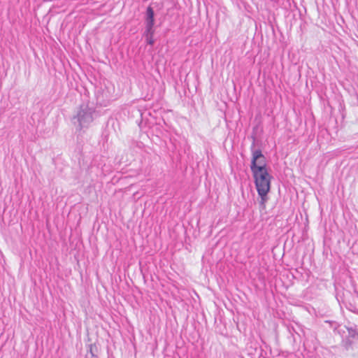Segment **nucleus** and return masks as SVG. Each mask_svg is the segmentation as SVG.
Segmentation results:
<instances>
[{
	"label": "nucleus",
	"instance_id": "nucleus-1",
	"mask_svg": "<svg viewBox=\"0 0 358 358\" xmlns=\"http://www.w3.org/2000/svg\"><path fill=\"white\" fill-rule=\"evenodd\" d=\"M255 138L251 146L252 159L250 170L257 189H271V182L273 176L268 173L266 159L260 149H255Z\"/></svg>",
	"mask_w": 358,
	"mask_h": 358
},
{
	"label": "nucleus",
	"instance_id": "nucleus-7",
	"mask_svg": "<svg viewBox=\"0 0 358 358\" xmlns=\"http://www.w3.org/2000/svg\"><path fill=\"white\" fill-rule=\"evenodd\" d=\"M155 34V29H151L150 32H148L147 29H145L143 36L145 37L146 43L150 45H153L155 43V40L153 39V36Z\"/></svg>",
	"mask_w": 358,
	"mask_h": 358
},
{
	"label": "nucleus",
	"instance_id": "nucleus-6",
	"mask_svg": "<svg viewBox=\"0 0 358 358\" xmlns=\"http://www.w3.org/2000/svg\"><path fill=\"white\" fill-rule=\"evenodd\" d=\"M98 347L95 343L88 345L87 352L85 355L86 358H96L98 357Z\"/></svg>",
	"mask_w": 358,
	"mask_h": 358
},
{
	"label": "nucleus",
	"instance_id": "nucleus-5",
	"mask_svg": "<svg viewBox=\"0 0 358 358\" xmlns=\"http://www.w3.org/2000/svg\"><path fill=\"white\" fill-rule=\"evenodd\" d=\"M257 193L261 198L259 201V206L262 209H265L266 203L268 199V193L270 192V189H257Z\"/></svg>",
	"mask_w": 358,
	"mask_h": 358
},
{
	"label": "nucleus",
	"instance_id": "nucleus-3",
	"mask_svg": "<svg viewBox=\"0 0 358 358\" xmlns=\"http://www.w3.org/2000/svg\"><path fill=\"white\" fill-rule=\"evenodd\" d=\"M348 335L344 336L341 341V345L346 350L352 349V345L355 341H358V329L357 326L345 327Z\"/></svg>",
	"mask_w": 358,
	"mask_h": 358
},
{
	"label": "nucleus",
	"instance_id": "nucleus-2",
	"mask_svg": "<svg viewBox=\"0 0 358 358\" xmlns=\"http://www.w3.org/2000/svg\"><path fill=\"white\" fill-rule=\"evenodd\" d=\"M95 110L89 106L88 103H82L78 108L76 114L73 117L72 121L74 124L78 123L77 129L82 130L88 128L93 122V115Z\"/></svg>",
	"mask_w": 358,
	"mask_h": 358
},
{
	"label": "nucleus",
	"instance_id": "nucleus-4",
	"mask_svg": "<svg viewBox=\"0 0 358 358\" xmlns=\"http://www.w3.org/2000/svg\"><path fill=\"white\" fill-rule=\"evenodd\" d=\"M145 29L150 32L151 29H154L155 25V13L151 6H148L146 9L145 16Z\"/></svg>",
	"mask_w": 358,
	"mask_h": 358
}]
</instances>
